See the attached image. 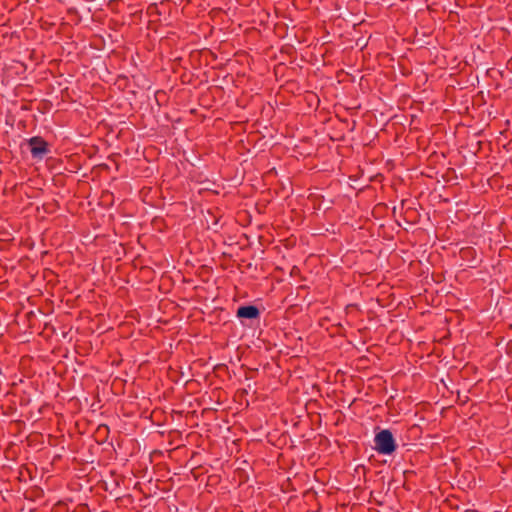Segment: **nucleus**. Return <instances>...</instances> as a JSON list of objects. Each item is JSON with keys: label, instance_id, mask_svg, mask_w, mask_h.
I'll use <instances>...</instances> for the list:
<instances>
[{"label": "nucleus", "instance_id": "1", "mask_svg": "<svg viewBox=\"0 0 512 512\" xmlns=\"http://www.w3.org/2000/svg\"><path fill=\"white\" fill-rule=\"evenodd\" d=\"M375 449L379 454L391 455L395 452L397 444L390 430L384 429L374 437Z\"/></svg>", "mask_w": 512, "mask_h": 512}, {"label": "nucleus", "instance_id": "2", "mask_svg": "<svg viewBox=\"0 0 512 512\" xmlns=\"http://www.w3.org/2000/svg\"><path fill=\"white\" fill-rule=\"evenodd\" d=\"M28 146L34 159H43V157L50 152L48 143L39 136L30 138L28 140Z\"/></svg>", "mask_w": 512, "mask_h": 512}, {"label": "nucleus", "instance_id": "3", "mask_svg": "<svg viewBox=\"0 0 512 512\" xmlns=\"http://www.w3.org/2000/svg\"><path fill=\"white\" fill-rule=\"evenodd\" d=\"M236 316L239 319H257L260 317V311L254 305L240 306L237 309Z\"/></svg>", "mask_w": 512, "mask_h": 512}]
</instances>
